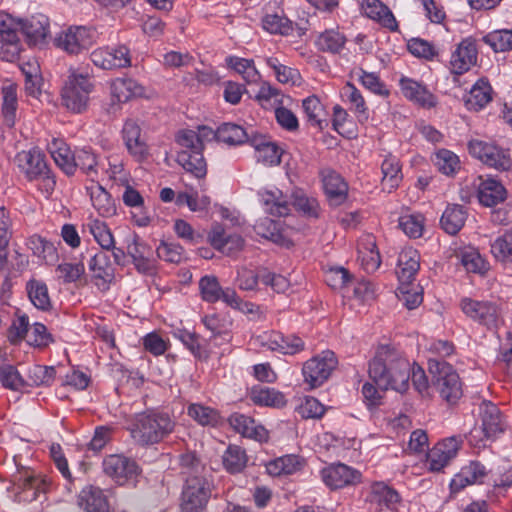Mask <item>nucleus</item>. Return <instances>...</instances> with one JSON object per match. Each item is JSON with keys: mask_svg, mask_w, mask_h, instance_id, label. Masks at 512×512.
<instances>
[{"mask_svg": "<svg viewBox=\"0 0 512 512\" xmlns=\"http://www.w3.org/2000/svg\"><path fill=\"white\" fill-rule=\"evenodd\" d=\"M369 378L381 391L405 392L409 387L410 362L395 348L382 345L369 363Z\"/></svg>", "mask_w": 512, "mask_h": 512, "instance_id": "obj_1", "label": "nucleus"}, {"mask_svg": "<svg viewBox=\"0 0 512 512\" xmlns=\"http://www.w3.org/2000/svg\"><path fill=\"white\" fill-rule=\"evenodd\" d=\"M175 425L168 413L150 410L135 415L130 433L138 444L152 445L168 437L174 431Z\"/></svg>", "mask_w": 512, "mask_h": 512, "instance_id": "obj_2", "label": "nucleus"}, {"mask_svg": "<svg viewBox=\"0 0 512 512\" xmlns=\"http://www.w3.org/2000/svg\"><path fill=\"white\" fill-rule=\"evenodd\" d=\"M428 369L440 396L449 403H455L462 396V383L456 370L437 358L429 359Z\"/></svg>", "mask_w": 512, "mask_h": 512, "instance_id": "obj_3", "label": "nucleus"}, {"mask_svg": "<svg viewBox=\"0 0 512 512\" xmlns=\"http://www.w3.org/2000/svg\"><path fill=\"white\" fill-rule=\"evenodd\" d=\"M93 88V83L87 75L72 72L61 91L63 105L74 113H81L88 106Z\"/></svg>", "mask_w": 512, "mask_h": 512, "instance_id": "obj_4", "label": "nucleus"}, {"mask_svg": "<svg viewBox=\"0 0 512 512\" xmlns=\"http://www.w3.org/2000/svg\"><path fill=\"white\" fill-rule=\"evenodd\" d=\"M338 365L333 351L326 350L312 357L303 364L302 375L304 382L311 388L321 386L331 376Z\"/></svg>", "mask_w": 512, "mask_h": 512, "instance_id": "obj_5", "label": "nucleus"}, {"mask_svg": "<svg viewBox=\"0 0 512 512\" xmlns=\"http://www.w3.org/2000/svg\"><path fill=\"white\" fill-rule=\"evenodd\" d=\"M460 308L467 317L489 330L497 329L502 323L501 311L493 302L463 298Z\"/></svg>", "mask_w": 512, "mask_h": 512, "instance_id": "obj_6", "label": "nucleus"}, {"mask_svg": "<svg viewBox=\"0 0 512 512\" xmlns=\"http://www.w3.org/2000/svg\"><path fill=\"white\" fill-rule=\"evenodd\" d=\"M468 149L473 157L490 167L508 170L512 166L509 151L494 143L473 139L469 141Z\"/></svg>", "mask_w": 512, "mask_h": 512, "instance_id": "obj_7", "label": "nucleus"}, {"mask_svg": "<svg viewBox=\"0 0 512 512\" xmlns=\"http://www.w3.org/2000/svg\"><path fill=\"white\" fill-rule=\"evenodd\" d=\"M211 495L210 483L202 476L186 478L182 492V512H201Z\"/></svg>", "mask_w": 512, "mask_h": 512, "instance_id": "obj_8", "label": "nucleus"}, {"mask_svg": "<svg viewBox=\"0 0 512 512\" xmlns=\"http://www.w3.org/2000/svg\"><path fill=\"white\" fill-rule=\"evenodd\" d=\"M102 467L105 475L118 485L134 481L139 474L137 463L122 454H111L103 459Z\"/></svg>", "mask_w": 512, "mask_h": 512, "instance_id": "obj_9", "label": "nucleus"}, {"mask_svg": "<svg viewBox=\"0 0 512 512\" xmlns=\"http://www.w3.org/2000/svg\"><path fill=\"white\" fill-rule=\"evenodd\" d=\"M21 50L18 23L8 14L0 12V59L12 62Z\"/></svg>", "mask_w": 512, "mask_h": 512, "instance_id": "obj_10", "label": "nucleus"}, {"mask_svg": "<svg viewBox=\"0 0 512 512\" xmlns=\"http://www.w3.org/2000/svg\"><path fill=\"white\" fill-rule=\"evenodd\" d=\"M96 33L85 26L70 27L56 38V45L70 54H78L95 42Z\"/></svg>", "mask_w": 512, "mask_h": 512, "instance_id": "obj_11", "label": "nucleus"}, {"mask_svg": "<svg viewBox=\"0 0 512 512\" xmlns=\"http://www.w3.org/2000/svg\"><path fill=\"white\" fill-rule=\"evenodd\" d=\"M90 59L102 69H117L131 66L130 50L126 45L107 46L94 50Z\"/></svg>", "mask_w": 512, "mask_h": 512, "instance_id": "obj_12", "label": "nucleus"}, {"mask_svg": "<svg viewBox=\"0 0 512 512\" xmlns=\"http://www.w3.org/2000/svg\"><path fill=\"white\" fill-rule=\"evenodd\" d=\"M14 162L20 173L29 181H34L48 172L45 155L39 149L18 152Z\"/></svg>", "mask_w": 512, "mask_h": 512, "instance_id": "obj_13", "label": "nucleus"}, {"mask_svg": "<svg viewBox=\"0 0 512 512\" xmlns=\"http://www.w3.org/2000/svg\"><path fill=\"white\" fill-rule=\"evenodd\" d=\"M481 429L487 439L496 438L506 428V421L500 409L490 401H482L478 407Z\"/></svg>", "mask_w": 512, "mask_h": 512, "instance_id": "obj_14", "label": "nucleus"}, {"mask_svg": "<svg viewBox=\"0 0 512 512\" xmlns=\"http://www.w3.org/2000/svg\"><path fill=\"white\" fill-rule=\"evenodd\" d=\"M323 482L331 489L355 485L361 481V473L345 464L330 465L321 471Z\"/></svg>", "mask_w": 512, "mask_h": 512, "instance_id": "obj_15", "label": "nucleus"}, {"mask_svg": "<svg viewBox=\"0 0 512 512\" xmlns=\"http://www.w3.org/2000/svg\"><path fill=\"white\" fill-rule=\"evenodd\" d=\"M477 62V48L475 42L470 39L462 40L452 52L450 69L453 74L462 75L469 71Z\"/></svg>", "mask_w": 512, "mask_h": 512, "instance_id": "obj_16", "label": "nucleus"}, {"mask_svg": "<svg viewBox=\"0 0 512 512\" xmlns=\"http://www.w3.org/2000/svg\"><path fill=\"white\" fill-rule=\"evenodd\" d=\"M262 27L271 34L287 35L292 31V22L284 16L278 0L271 1L264 6Z\"/></svg>", "mask_w": 512, "mask_h": 512, "instance_id": "obj_17", "label": "nucleus"}, {"mask_svg": "<svg viewBox=\"0 0 512 512\" xmlns=\"http://www.w3.org/2000/svg\"><path fill=\"white\" fill-rule=\"evenodd\" d=\"M127 254L140 273H151L154 269L153 249L138 235H133L127 244Z\"/></svg>", "mask_w": 512, "mask_h": 512, "instance_id": "obj_18", "label": "nucleus"}, {"mask_svg": "<svg viewBox=\"0 0 512 512\" xmlns=\"http://www.w3.org/2000/svg\"><path fill=\"white\" fill-rule=\"evenodd\" d=\"M228 421L230 426L244 437L259 442L268 440L269 434L267 429L250 416L235 412L230 415Z\"/></svg>", "mask_w": 512, "mask_h": 512, "instance_id": "obj_19", "label": "nucleus"}, {"mask_svg": "<svg viewBox=\"0 0 512 512\" xmlns=\"http://www.w3.org/2000/svg\"><path fill=\"white\" fill-rule=\"evenodd\" d=\"M487 475L488 469L484 464L479 461H471L451 480V490L453 492H458L468 485L481 484Z\"/></svg>", "mask_w": 512, "mask_h": 512, "instance_id": "obj_20", "label": "nucleus"}, {"mask_svg": "<svg viewBox=\"0 0 512 512\" xmlns=\"http://www.w3.org/2000/svg\"><path fill=\"white\" fill-rule=\"evenodd\" d=\"M399 84L402 94L408 100L422 107L431 108L436 105V97L422 83L403 76Z\"/></svg>", "mask_w": 512, "mask_h": 512, "instance_id": "obj_21", "label": "nucleus"}, {"mask_svg": "<svg viewBox=\"0 0 512 512\" xmlns=\"http://www.w3.org/2000/svg\"><path fill=\"white\" fill-rule=\"evenodd\" d=\"M357 251L358 260L366 272L373 273L379 268L381 257L373 235L368 234L361 237L357 244Z\"/></svg>", "mask_w": 512, "mask_h": 512, "instance_id": "obj_22", "label": "nucleus"}, {"mask_svg": "<svg viewBox=\"0 0 512 512\" xmlns=\"http://www.w3.org/2000/svg\"><path fill=\"white\" fill-rule=\"evenodd\" d=\"M325 194L333 206L341 205L347 198L348 186L343 178L332 170L322 172Z\"/></svg>", "mask_w": 512, "mask_h": 512, "instance_id": "obj_23", "label": "nucleus"}, {"mask_svg": "<svg viewBox=\"0 0 512 512\" xmlns=\"http://www.w3.org/2000/svg\"><path fill=\"white\" fill-rule=\"evenodd\" d=\"M18 28L26 36L30 44H42L49 32V20L43 14H37L18 23Z\"/></svg>", "mask_w": 512, "mask_h": 512, "instance_id": "obj_24", "label": "nucleus"}, {"mask_svg": "<svg viewBox=\"0 0 512 512\" xmlns=\"http://www.w3.org/2000/svg\"><path fill=\"white\" fill-rule=\"evenodd\" d=\"M123 139L129 153L137 158H143L148 153L146 141L141 128L134 120H127L122 129Z\"/></svg>", "mask_w": 512, "mask_h": 512, "instance_id": "obj_25", "label": "nucleus"}, {"mask_svg": "<svg viewBox=\"0 0 512 512\" xmlns=\"http://www.w3.org/2000/svg\"><path fill=\"white\" fill-rule=\"evenodd\" d=\"M177 144L181 147L180 151L193 152L196 151V167H193L198 174L205 172V159L203 156L204 145L200 142L196 131L182 130L176 136Z\"/></svg>", "mask_w": 512, "mask_h": 512, "instance_id": "obj_26", "label": "nucleus"}, {"mask_svg": "<svg viewBox=\"0 0 512 512\" xmlns=\"http://www.w3.org/2000/svg\"><path fill=\"white\" fill-rule=\"evenodd\" d=\"M420 268V255L413 248L403 249L398 256L397 276L402 284L412 281Z\"/></svg>", "mask_w": 512, "mask_h": 512, "instance_id": "obj_27", "label": "nucleus"}, {"mask_svg": "<svg viewBox=\"0 0 512 512\" xmlns=\"http://www.w3.org/2000/svg\"><path fill=\"white\" fill-rule=\"evenodd\" d=\"M251 145L255 149V157L258 162L266 166L278 165L281 162V149L276 143L263 136L251 138Z\"/></svg>", "mask_w": 512, "mask_h": 512, "instance_id": "obj_28", "label": "nucleus"}, {"mask_svg": "<svg viewBox=\"0 0 512 512\" xmlns=\"http://www.w3.org/2000/svg\"><path fill=\"white\" fill-rule=\"evenodd\" d=\"M78 505L85 512H109V504L104 492L92 485L81 490Z\"/></svg>", "mask_w": 512, "mask_h": 512, "instance_id": "obj_29", "label": "nucleus"}, {"mask_svg": "<svg viewBox=\"0 0 512 512\" xmlns=\"http://www.w3.org/2000/svg\"><path fill=\"white\" fill-rule=\"evenodd\" d=\"M122 200L126 206L135 209L132 212V218L137 226L146 227L150 224L151 217L145 210L144 198L138 190L127 185L122 194Z\"/></svg>", "mask_w": 512, "mask_h": 512, "instance_id": "obj_30", "label": "nucleus"}, {"mask_svg": "<svg viewBox=\"0 0 512 512\" xmlns=\"http://www.w3.org/2000/svg\"><path fill=\"white\" fill-rule=\"evenodd\" d=\"M48 150L55 164L67 175L75 173V153L61 139H52L48 144Z\"/></svg>", "mask_w": 512, "mask_h": 512, "instance_id": "obj_31", "label": "nucleus"}, {"mask_svg": "<svg viewBox=\"0 0 512 512\" xmlns=\"http://www.w3.org/2000/svg\"><path fill=\"white\" fill-rule=\"evenodd\" d=\"M362 9L367 17L377 21L383 27L392 31L397 29V21L393 13L380 0H364Z\"/></svg>", "mask_w": 512, "mask_h": 512, "instance_id": "obj_32", "label": "nucleus"}, {"mask_svg": "<svg viewBox=\"0 0 512 512\" xmlns=\"http://www.w3.org/2000/svg\"><path fill=\"white\" fill-rule=\"evenodd\" d=\"M506 189L497 180L488 178L481 180L478 187V199L481 204L487 207H492L506 198Z\"/></svg>", "mask_w": 512, "mask_h": 512, "instance_id": "obj_33", "label": "nucleus"}, {"mask_svg": "<svg viewBox=\"0 0 512 512\" xmlns=\"http://www.w3.org/2000/svg\"><path fill=\"white\" fill-rule=\"evenodd\" d=\"M250 399L256 405L278 409L287 404L282 392L265 386H254L250 391Z\"/></svg>", "mask_w": 512, "mask_h": 512, "instance_id": "obj_34", "label": "nucleus"}, {"mask_svg": "<svg viewBox=\"0 0 512 512\" xmlns=\"http://www.w3.org/2000/svg\"><path fill=\"white\" fill-rule=\"evenodd\" d=\"M259 195L267 213L278 217L289 214V201L282 191L278 189L266 190Z\"/></svg>", "mask_w": 512, "mask_h": 512, "instance_id": "obj_35", "label": "nucleus"}, {"mask_svg": "<svg viewBox=\"0 0 512 512\" xmlns=\"http://www.w3.org/2000/svg\"><path fill=\"white\" fill-rule=\"evenodd\" d=\"M467 219V211L458 204L447 206L440 219L443 230L450 234H457L464 226Z\"/></svg>", "mask_w": 512, "mask_h": 512, "instance_id": "obj_36", "label": "nucleus"}, {"mask_svg": "<svg viewBox=\"0 0 512 512\" xmlns=\"http://www.w3.org/2000/svg\"><path fill=\"white\" fill-rule=\"evenodd\" d=\"M369 501L382 510L383 508L394 509L399 502L397 491L390 488L383 482L372 484L369 495Z\"/></svg>", "mask_w": 512, "mask_h": 512, "instance_id": "obj_37", "label": "nucleus"}, {"mask_svg": "<svg viewBox=\"0 0 512 512\" xmlns=\"http://www.w3.org/2000/svg\"><path fill=\"white\" fill-rule=\"evenodd\" d=\"M211 244L222 253L231 256L240 251L244 241L240 235H227L223 229H214L210 236Z\"/></svg>", "mask_w": 512, "mask_h": 512, "instance_id": "obj_38", "label": "nucleus"}, {"mask_svg": "<svg viewBox=\"0 0 512 512\" xmlns=\"http://www.w3.org/2000/svg\"><path fill=\"white\" fill-rule=\"evenodd\" d=\"M491 86L484 80H478L465 97L467 109L478 111L484 108L492 99Z\"/></svg>", "mask_w": 512, "mask_h": 512, "instance_id": "obj_39", "label": "nucleus"}, {"mask_svg": "<svg viewBox=\"0 0 512 512\" xmlns=\"http://www.w3.org/2000/svg\"><path fill=\"white\" fill-rule=\"evenodd\" d=\"M93 207L102 217H112L116 214V206L111 195L99 184L89 188Z\"/></svg>", "mask_w": 512, "mask_h": 512, "instance_id": "obj_40", "label": "nucleus"}, {"mask_svg": "<svg viewBox=\"0 0 512 512\" xmlns=\"http://www.w3.org/2000/svg\"><path fill=\"white\" fill-rule=\"evenodd\" d=\"M187 414L201 426L216 427L221 423L218 410L202 403H191L187 407Z\"/></svg>", "mask_w": 512, "mask_h": 512, "instance_id": "obj_41", "label": "nucleus"}, {"mask_svg": "<svg viewBox=\"0 0 512 512\" xmlns=\"http://www.w3.org/2000/svg\"><path fill=\"white\" fill-rule=\"evenodd\" d=\"M382 185L384 189L391 190L397 188L403 178L401 173L400 161L397 157L389 154L383 160L381 165Z\"/></svg>", "mask_w": 512, "mask_h": 512, "instance_id": "obj_42", "label": "nucleus"}, {"mask_svg": "<svg viewBox=\"0 0 512 512\" xmlns=\"http://www.w3.org/2000/svg\"><path fill=\"white\" fill-rule=\"evenodd\" d=\"M346 41L345 35L338 30L327 29L317 36L315 46L322 52L338 54L344 48Z\"/></svg>", "mask_w": 512, "mask_h": 512, "instance_id": "obj_43", "label": "nucleus"}, {"mask_svg": "<svg viewBox=\"0 0 512 512\" xmlns=\"http://www.w3.org/2000/svg\"><path fill=\"white\" fill-rule=\"evenodd\" d=\"M2 114L4 117L5 124L8 127H13L17 119V108H18V95L17 86L13 83H9L2 87Z\"/></svg>", "mask_w": 512, "mask_h": 512, "instance_id": "obj_44", "label": "nucleus"}, {"mask_svg": "<svg viewBox=\"0 0 512 512\" xmlns=\"http://www.w3.org/2000/svg\"><path fill=\"white\" fill-rule=\"evenodd\" d=\"M26 290L31 303L37 309L48 311L52 307L48 287L45 282L31 279L26 284Z\"/></svg>", "mask_w": 512, "mask_h": 512, "instance_id": "obj_45", "label": "nucleus"}, {"mask_svg": "<svg viewBox=\"0 0 512 512\" xmlns=\"http://www.w3.org/2000/svg\"><path fill=\"white\" fill-rule=\"evenodd\" d=\"M85 227L103 250H110L114 248V236L104 221L96 218H89Z\"/></svg>", "mask_w": 512, "mask_h": 512, "instance_id": "obj_46", "label": "nucleus"}, {"mask_svg": "<svg viewBox=\"0 0 512 512\" xmlns=\"http://www.w3.org/2000/svg\"><path fill=\"white\" fill-rule=\"evenodd\" d=\"M342 97L350 104V110L354 112L360 122L368 119V108L361 92L351 83L342 88Z\"/></svg>", "mask_w": 512, "mask_h": 512, "instance_id": "obj_47", "label": "nucleus"}, {"mask_svg": "<svg viewBox=\"0 0 512 512\" xmlns=\"http://www.w3.org/2000/svg\"><path fill=\"white\" fill-rule=\"evenodd\" d=\"M142 88L130 78H118L111 84V94L117 102L124 103L140 95Z\"/></svg>", "mask_w": 512, "mask_h": 512, "instance_id": "obj_48", "label": "nucleus"}, {"mask_svg": "<svg viewBox=\"0 0 512 512\" xmlns=\"http://www.w3.org/2000/svg\"><path fill=\"white\" fill-rule=\"evenodd\" d=\"M216 140L228 145H240L248 140V135L243 127L224 123L216 130Z\"/></svg>", "mask_w": 512, "mask_h": 512, "instance_id": "obj_49", "label": "nucleus"}, {"mask_svg": "<svg viewBox=\"0 0 512 512\" xmlns=\"http://www.w3.org/2000/svg\"><path fill=\"white\" fill-rule=\"evenodd\" d=\"M490 250L496 260L504 264H512V229L491 242Z\"/></svg>", "mask_w": 512, "mask_h": 512, "instance_id": "obj_50", "label": "nucleus"}, {"mask_svg": "<svg viewBox=\"0 0 512 512\" xmlns=\"http://www.w3.org/2000/svg\"><path fill=\"white\" fill-rule=\"evenodd\" d=\"M28 247L33 254L43 259L47 264H52L58 259L56 247L50 241L38 235H33L28 240Z\"/></svg>", "mask_w": 512, "mask_h": 512, "instance_id": "obj_51", "label": "nucleus"}, {"mask_svg": "<svg viewBox=\"0 0 512 512\" xmlns=\"http://www.w3.org/2000/svg\"><path fill=\"white\" fill-rule=\"evenodd\" d=\"M462 265L468 272L484 274L489 269V263L475 248L468 247L459 253Z\"/></svg>", "mask_w": 512, "mask_h": 512, "instance_id": "obj_52", "label": "nucleus"}, {"mask_svg": "<svg viewBox=\"0 0 512 512\" xmlns=\"http://www.w3.org/2000/svg\"><path fill=\"white\" fill-rule=\"evenodd\" d=\"M56 371L53 366L33 365L28 369L27 382L29 386H51L55 380Z\"/></svg>", "mask_w": 512, "mask_h": 512, "instance_id": "obj_53", "label": "nucleus"}, {"mask_svg": "<svg viewBox=\"0 0 512 512\" xmlns=\"http://www.w3.org/2000/svg\"><path fill=\"white\" fill-rule=\"evenodd\" d=\"M227 64L240 74L248 84L258 82L261 77L253 60L233 56L227 59Z\"/></svg>", "mask_w": 512, "mask_h": 512, "instance_id": "obj_54", "label": "nucleus"}, {"mask_svg": "<svg viewBox=\"0 0 512 512\" xmlns=\"http://www.w3.org/2000/svg\"><path fill=\"white\" fill-rule=\"evenodd\" d=\"M89 269L93 272V276L104 282H109L113 278L114 270L105 252L96 253L89 262Z\"/></svg>", "mask_w": 512, "mask_h": 512, "instance_id": "obj_55", "label": "nucleus"}, {"mask_svg": "<svg viewBox=\"0 0 512 512\" xmlns=\"http://www.w3.org/2000/svg\"><path fill=\"white\" fill-rule=\"evenodd\" d=\"M302 107L307 121L313 126L322 128L326 113L320 99L315 95L309 96L303 100Z\"/></svg>", "mask_w": 512, "mask_h": 512, "instance_id": "obj_56", "label": "nucleus"}, {"mask_svg": "<svg viewBox=\"0 0 512 512\" xmlns=\"http://www.w3.org/2000/svg\"><path fill=\"white\" fill-rule=\"evenodd\" d=\"M399 228L410 238H419L424 231V216L420 213H407L399 217Z\"/></svg>", "mask_w": 512, "mask_h": 512, "instance_id": "obj_57", "label": "nucleus"}, {"mask_svg": "<svg viewBox=\"0 0 512 512\" xmlns=\"http://www.w3.org/2000/svg\"><path fill=\"white\" fill-rule=\"evenodd\" d=\"M433 162L438 170L447 175H453L460 168L458 156L450 150L441 149L434 155Z\"/></svg>", "mask_w": 512, "mask_h": 512, "instance_id": "obj_58", "label": "nucleus"}, {"mask_svg": "<svg viewBox=\"0 0 512 512\" xmlns=\"http://www.w3.org/2000/svg\"><path fill=\"white\" fill-rule=\"evenodd\" d=\"M79 168L91 180L98 175V161L96 155L88 149H80L75 152V170Z\"/></svg>", "mask_w": 512, "mask_h": 512, "instance_id": "obj_59", "label": "nucleus"}, {"mask_svg": "<svg viewBox=\"0 0 512 512\" xmlns=\"http://www.w3.org/2000/svg\"><path fill=\"white\" fill-rule=\"evenodd\" d=\"M495 52L512 50V29H500L488 33L483 38Z\"/></svg>", "mask_w": 512, "mask_h": 512, "instance_id": "obj_60", "label": "nucleus"}, {"mask_svg": "<svg viewBox=\"0 0 512 512\" xmlns=\"http://www.w3.org/2000/svg\"><path fill=\"white\" fill-rule=\"evenodd\" d=\"M247 463L245 451L236 445H230L223 455V464L231 473L240 472Z\"/></svg>", "mask_w": 512, "mask_h": 512, "instance_id": "obj_61", "label": "nucleus"}, {"mask_svg": "<svg viewBox=\"0 0 512 512\" xmlns=\"http://www.w3.org/2000/svg\"><path fill=\"white\" fill-rule=\"evenodd\" d=\"M300 465L299 459L294 455H286L270 461L267 466V472L272 476H280L282 474H292Z\"/></svg>", "mask_w": 512, "mask_h": 512, "instance_id": "obj_62", "label": "nucleus"}, {"mask_svg": "<svg viewBox=\"0 0 512 512\" xmlns=\"http://www.w3.org/2000/svg\"><path fill=\"white\" fill-rule=\"evenodd\" d=\"M201 297L204 301L215 303L221 298L222 288L215 276H204L199 281Z\"/></svg>", "mask_w": 512, "mask_h": 512, "instance_id": "obj_63", "label": "nucleus"}, {"mask_svg": "<svg viewBox=\"0 0 512 512\" xmlns=\"http://www.w3.org/2000/svg\"><path fill=\"white\" fill-rule=\"evenodd\" d=\"M55 272L59 280H62L64 283H72L84 275L85 267L81 262H63L56 267Z\"/></svg>", "mask_w": 512, "mask_h": 512, "instance_id": "obj_64", "label": "nucleus"}]
</instances>
